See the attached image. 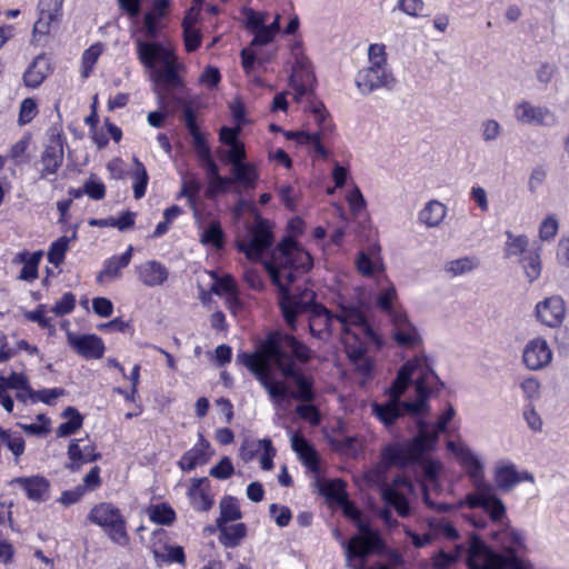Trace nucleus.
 I'll return each instance as SVG.
<instances>
[{"mask_svg": "<svg viewBox=\"0 0 569 569\" xmlns=\"http://www.w3.org/2000/svg\"><path fill=\"white\" fill-rule=\"evenodd\" d=\"M191 506L198 511H208L213 506V497L210 493V483L206 477L192 478L187 492Z\"/></svg>", "mask_w": 569, "mask_h": 569, "instance_id": "29", "label": "nucleus"}, {"mask_svg": "<svg viewBox=\"0 0 569 569\" xmlns=\"http://www.w3.org/2000/svg\"><path fill=\"white\" fill-rule=\"evenodd\" d=\"M356 84L361 93L368 94L378 88H389L393 84L391 71H380L365 67L356 76Z\"/></svg>", "mask_w": 569, "mask_h": 569, "instance_id": "21", "label": "nucleus"}, {"mask_svg": "<svg viewBox=\"0 0 569 569\" xmlns=\"http://www.w3.org/2000/svg\"><path fill=\"white\" fill-rule=\"evenodd\" d=\"M552 360V351L546 339L537 337L529 340L522 350V362L529 370L546 368Z\"/></svg>", "mask_w": 569, "mask_h": 569, "instance_id": "17", "label": "nucleus"}, {"mask_svg": "<svg viewBox=\"0 0 569 569\" xmlns=\"http://www.w3.org/2000/svg\"><path fill=\"white\" fill-rule=\"evenodd\" d=\"M1 440L6 442L9 450L14 456V461L18 462L19 458L24 452V440L19 435H13L11 432H1Z\"/></svg>", "mask_w": 569, "mask_h": 569, "instance_id": "57", "label": "nucleus"}, {"mask_svg": "<svg viewBox=\"0 0 569 569\" xmlns=\"http://www.w3.org/2000/svg\"><path fill=\"white\" fill-rule=\"evenodd\" d=\"M292 54L295 62L290 76V87L295 91V100L300 102L303 97L311 93L315 76L309 59L299 48H295Z\"/></svg>", "mask_w": 569, "mask_h": 569, "instance_id": "11", "label": "nucleus"}, {"mask_svg": "<svg viewBox=\"0 0 569 569\" xmlns=\"http://www.w3.org/2000/svg\"><path fill=\"white\" fill-rule=\"evenodd\" d=\"M50 72V62L44 54L37 56L23 73L24 84L29 88H38Z\"/></svg>", "mask_w": 569, "mask_h": 569, "instance_id": "31", "label": "nucleus"}, {"mask_svg": "<svg viewBox=\"0 0 569 569\" xmlns=\"http://www.w3.org/2000/svg\"><path fill=\"white\" fill-rule=\"evenodd\" d=\"M137 56L140 63L152 73L176 54L170 46L164 42L147 41L141 38L134 39Z\"/></svg>", "mask_w": 569, "mask_h": 569, "instance_id": "10", "label": "nucleus"}, {"mask_svg": "<svg viewBox=\"0 0 569 569\" xmlns=\"http://www.w3.org/2000/svg\"><path fill=\"white\" fill-rule=\"evenodd\" d=\"M308 110L313 114L315 122L318 124V131L316 133H320V139L331 131V122L328 121V112L325 109V106L321 102H310L308 106Z\"/></svg>", "mask_w": 569, "mask_h": 569, "instance_id": "48", "label": "nucleus"}, {"mask_svg": "<svg viewBox=\"0 0 569 569\" xmlns=\"http://www.w3.org/2000/svg\"><path fill=\"white\" fill-rule=\"evenodd\" d=\"M82 439H73L68 447L69 462L66 467L70 471H77L83 463L94 461L100 458V453L96 452V448L91 443H83Z\"/></svg>", "mask_w": 569, "mask_h": 569, "instance_id": "27", "label": "nucleus"}, {"mask_svg": "<svg viewBox=\"0 0 569 569\" xmlns=\"http://www.w3.org/2000/svg\"><path fill=\"white\" fill-rule=\"evenodd\" d=\"M421 463V467H422V470H423V475H425V485H423V488H425V496H423V500L425 502L430 506V507H433V505L429 501V497H428V488L429 486L433 485V482L436 481L437 477L439 476L441 469H442V466L439 461H435V460H426L423 457L422 459L419 461Z\"/></svg>", "mask_w": 569, "mask_h": 569, "instance_id": "43", "label": "nucleus"}, {"mask_svg": "<svg viewBox=\"0 0 569 569\" xmlns=\"http://www.w3.org/2000/svg\"><path fill=\"white\" fill-rule=\"evenodd\" d=\"M345 553L348 565H350L353 558H366L370 553L388 558L390 569H396L403 565L401 553L396 549H389L381 532L372 528L369 522L359 523V533L352 536L345 545Z\"/></svg>", "mask_w": 569, "mask_h": 569, "instance_id": "6", "label": "nucleus"}, {"mask_svg": "<svg viewBox=\"0 0 569 569\" xmlns=\"http://www.w3.org/2000/svg\"><path fill=\"white\" fill-rule=\"evenodd\" d=\"M447 216V207L438 200H429L419 212V221L428 228L439 227Z\"/></svg>", "mask_w": 569, "mask_h": 569, "instance_id": "32", "label": "nucleus"}, {"mask_svg": "<svg viewBox=\"0 0 569 569\" xmlns=\"http://www.w3.org/2000/svg\"><path fill=\"white\" fill-rule=\"evenodd\" d=\"M290 353L300 362H307L311 357L310 349L295 337L273 333L259 352L242 353L237 359L257 377L273 403L280 405L288 397L289 389L283 381H278L271 376L272 366H276L284 378L292 379L296 390L290 396L293 399L311 402L316 398L313 379L297 372Z\"/></svg>", "mask_w": 569, "mask_h": 569, "instance_id": "2", "label": "nucleus"}, {"mask_svg": "<svg viewBox=\"0 0 569 569\" xmlns=\"http://www.w3.org/2000/svg\"><path fill=\"white\" fill-rule=\"evenodd\" d=\"M264 267L274 284L278 286L281 297L280 307L283 318L291 330H296V317L311 308L309 329L312 336L325 339L331 331L336 316L318 305H313L315 292L305 289L299 295L293 293L291 284L309 271L312 258L308 251L292 240H284L273 252Z\"/></svg>", "mask_w": 569, "mask_h": 569, "instance_id": "1", "label": "nucleus"}, {"mask_svg": "<svg viewBox=\"0 0 569 569\" xmlns=\"http://www.w3.org/2000/svg\"><path fill=\"white\" fill-rule=\"evenodd\" d=\"M210 292L218 296H232L237 293V286L233 278L230 274H226L221 278H217V281L210 288Z\"/></svg>", "mask_w": 569, "mask_h": 569, "instance_id": "58", "label": "nucleus"}, {"mask_svg": "<svg viewBox=\"0 0 569 569\" xmlns=\"http://www.w3.org/2000/svg\"><path fill=\"white\" fill-rule=\"evenodd\" d=\"M217 527L220 532V542L228 548L238 546L246 536V526L243 523H217Z\"/></svg>", "mask_w": 569, "mask_h": 569, "instance_id": "36", "label": "nucleus"}, {"mask_svg": "<svg viewBox=\"0 0 569 569\" xmlns=\"http://www.w3.org/2000/svg\"><path fill=\"white\" fill-rule=\"evenodd\" d=\"M151 521L161 526H170L176 520L174 510L167 503L152 505L147 510Z\"/></svg>", "mask_w": 569, "mask_h": 569, "instance_id": "41", "label": "nucleus"}, {"mask_svg": "<svg viewBox=\"0 0 569 569\" xmlns=\"http://www.w3.org/2000/svg\"><path fill=\"white\" fill-rule=\"evenodd\" d=\"M88 518L94 525L102 527L114 543L121 547L129 545L130 538L126 530V520L113 505L108 502L96 505L91 508Z\"/></svg>", "mask_w": 569, "mask_h": 569, "instance_id": "8", "label": "nucleus"}, {"mask_svg": "<svg viewBox=\"0 0 569 569\" xmlns=\"http://www.w3.org/2000/svg\"><path fill=\"white\" fill-rule=\"evenodd\" d=\"M439 382L427 357L416 356L398 371L389 389V400L372 403L371 412L386 427L393 425L405 413L425 416L429 412V396Z\"/></svg>", "mask_w": 569, "mask_h": 569, "instance_id": "3", "label": "nucleus"}, {"mask_svg": "<svg viewBox=\"0 0 569 569\" xmlns=\"http://www.w3.org/2000/svg\"><path fill=\"white\" fill-rule=\"evenodd\" d=\"M478 266V261L472 257H462L446 263L445 270L451 276H461L472 271Z\"/></svg>", "mask_w": 569, "mask_h": 569, "instance_id": "49", "label": "nucleus"}, {"mask_svg": "<svg viewBox=\"0 0 569 569\" xmlns=\"http://www.w3.org/2000/svg\"><path fill=\"white\" fill-rule=\"evenodd\" d=\"M9 486L21 488L30 500L43 501L48 498L50 482L42 476H30L13 478Z\"/></svg>", "mask_w": 569, "mask_h": 569, "instance_id": "26", "label": "nucleus"}, {"mask_svg": "<svg viewBox=\"0 0 569 569\" xmlns=\"http://www.w3.org/2000/svg\"><path fill=\"white\" fill-rule=\"evenodd\" d=\"M493 538L503 552L491 550L478 537L472 536L469 542L468 565L470 569H535L532 563L518 556L525 549L523 535L512 528H506Z\"/></svg>", "mask_w": 569, "mask_h": 569, "instance_id": "4", "label": "nucleus"}, {"mask_svg": "<svg viewBox=\"0 0 569 569\" xmlns=\"http://www.w3.org/2000/svg\"><path fill=\"white\" fill-rule=\"evenodd\" d=\"M419 433L408 442H396L387 446L382 451L383 461L389 466L405 467L416 463L422 456L431 450L437 442V433L429 432L427 423L418 422Z\"/></svg>", "mask_w": 569, "mask_h": 569, "instance_id": "7", "label": "nucleus"}, {"mask_svg": "<svg viewBox=\"0 0 569 569\" xmlns=\"http://www.w3.org/2000/svg\"><path fill=\"white\" fill-rule=\"evenodd\" d=\"M132 251V246H129L124 253L109 259L103 270L99 273L98 281H102L104 277L108 279L119 278L121 276V269L126 268L130 263Z\"/></svg>", "mask_w": 569, "mask_h": 569, "instance_id": "34", "label": "nucleus"}, {"mask_svg": "<svg viewBox=\"0 0 569 569\" xmlns=\"http://www.w3.org/2000/svg\"><path fill=\"white\" fill-rule=\"evenodd\" d=\"M68 248L69 239L67 237L59 238L50 246L48 261L58 267L63 261Z\"/></svg>", "mask_w": 569, "mask_h": 569, "instance_id": "54", "label": "nucleus"}, {"mask_svg": "<svg viewBox=\"0 0 569 569\" xmlns=\"http://www.w3.org/2000/svg\"><path fill=\"white\" fill-rule=\"evenodd\" d=\"M202 244H211L217 249L222 248L224 234L218 221H211L209 227L204 229L199 238Z\"/></svg>", "mask_w": 569, "mask_h": 569, "instance_id": "47", "label": "nucleus"}, {"mask_svg": "<svg viewBox=\"0 0 569 569\" xmlns=\"http://www.w3.org/2000/svg\"><path fill=\"white\" fill-rule=\"evenodd\" d=\"M139 282L149 288L162 286L169 277L168 268L157 260H147L136 266Z\"/></svg>", "mask_w": 569, "mask_h": 569, "instance_id": "24", "label": "nucleus"}, {"mask_svg": "<svg viewBox=\"0 0 569 569\" xmlns=\"http://www.w3.org/2000/svg\"><path fill=\"white\" fill-rule=\"evenodd\" d=\"M284 137L288 140L297 141L299 144H308L312 147L313 150L322 158L328 157V152L320 142V133H309L306 131H286Z\"/></svg>", "mask_w": 569, "mask_h": 569, "instance_id": "38", "label": "nucleus"}, {"mask_svg": "<svg viewBox=\"0 0 569 569\" xmlns=\"http://www.w3.org/2000/svg\"><path fill=\"white\" fill-rule=\"evenodd\" d=\"M234 469L229 457H223L210 469L209 475L216 479L224 480L232 476Z\"/></svg>", "mask_w": 569, "mask_h": 569, "instance_id": "62", "label": "nucleus"}, {"mask_svg": "<svg viewBox=\"0 0 569 569\" xmlns=\"http://www.w3.org/2000/svg\"><path fill=\"white\" fill-rule=\"evenodd\" d=\"M179 64L174 56L169 60L168 64H163L151 73V79L156 83V92L161 108H167V92L171 89L179 88L181 79L178 76Z\"/></svg>", "mask_w": 569, "mask_h": 569, "instance_id": "16", "label": "nucleus"}, {"mask_svg": "<svg viewBox=\"0 0 569 569\" xmlns=\"http://www.w3.org/2000/svg\"><path fill=\"white\" fill-rule=\"evenodd\" d=\"M513 116L518 123L525 126L550 128L558 122V117L551 109L533 104L528 100H522L515 106Z\"/></svg>", "mask_w": 569, "mask_h": 569, "instance_id": "12", "label": "nucleus"}, {"mask_svg": "<svg viewBox=\"0 0 569 569\" xmlns=\"http://www.w3.org/2000/svg\"><path fill=\"white\" fill-rule=\"evenodd\" d=\"M104 46L101 42H97L90 46L82 54V76L88 77L99 57L102 54Z\"/></svg>", "mask_w": 569, "mask_h": 569, "instance_id": "52", "label": "nucleus"}, {"mask_svg": "<svg viewBox=\"0 0 569 569\" xmlns=\"http://www.w3.org/2000/svg\"><path fill=\"white\" fill-rule=\"evenodd\" d=\"M336 321L343 329L342 340L347 336H355L351 341L373 340L375 335L367 323L365 316L356 308H342L339 315H336Z\"/></svg>", "mask_w": 569, "mask_h": 569, "instance_id": "15", "label": "nucleus"}, {"mask_svg": "<svg viewBox=\"0 0 569 569\" xmlns=\"http://www.w3.org/2000/svg\"><path fill=\"white\" fill-rule=\"evenodd\" d=\"M63 161V144L62 140L59 136H52L49 139L48 144L46 146L42 154H41V170L40 178L41 179H50V177L54 176L59 168L61 167Z\"/></svg>", "mask_w": 569, "mask_h": 569, "instance_id": "20", "label": "nucleus"}, {"mask_svg": "<svg viewBox=\"0 0 569 569\" xmlns=\"http://www.w3.org/2000/svg\"><path fill=\"white\" fill-rule=\"evenodd\" d=\"M566 313V303L559 296L548 297L538 302L535 308L537 320L550 328L559 327L563 322Z\"/></svg>", "mask_w": 569, "mask_h": 569, "instance_id": "18", "label": "nucleus"}, {"mask_svg": "<svg viewBox=\"0 0 569 569\" xmlns=\"http://www.w3.org/2000/svg\"><path fill=\"white\" fill-rule=\"evenodd\" d=\"M322 492L338 503L347 498L346 483L340 479L327 481L321 487Z\"/></svg>", "mask_w": 569, "mask_h": 569, "instance_id": "53", "label": "nucleus"}, {"mask_svg": "<svg viewBox=\"0 0 569 569\" xmlns=\"http://www.w3.org/2000/svg\"><path fill=\"white\" fill-rule=\"evenodd\" d=\"M69 346L84 359H100L104 353V345L96 335H79L67 331Z\"/></svg>", "mask_w": 569, "mask_h": 569, "instance_id": "19", "label": "nucleus"}, {"mask_svg": "<svg viewBox=\"0 0 569 569\" xmlns=\"http://www.w3.org/2000/svg\"><path fill=\"white\" fill-rule=\"evenodd\" d=\"M521 251L515 258L521 264L528 281L532 282L541 273V246L538 242L530 243L527 238V246H522Z\"/></svg>", "mask_w": 569, "mask_h": 569, "instance_id": "22", "label": "nucleus"}, {"mask_svg": "<svg viewBox=\"0 0 569 569\" xmlns=\"http://www.w3.org/2000/svg\"><path fill=\"white\" fill-rule=\"evenodd\" d=\"M63 417L67 421L60 423L57 429L58 437H67L74 433L82 426L81 415L72 407H68L63 411Z\"/></svg>", "mask_w": 569, "mask_h": 569, "instance_id": "42", "label": "nucleus"}, {"mask_svg": "<svg viewBox=\"0 0 569 569\" xmlns=\"http://www.w3.org/2000/svg\"><path fill=\"white\" fill-rule=\"evenodd\" d=\"M246 28L250 30L254 37L251 46H266L270 43L280 30V16L277 14L270 24H266L268 20L267 12H256L251 9L246 11Z\"/></svg>", "mask_w": 569, "mask_h": 569, "instance_id": "13", "label": "nucleus"}, {"mask_svg": "<svg viewBox=\"0 0 569 569\" xmlns=\"http://www.w3.org/2000/svg\"><path fill=\"white\" fill-rule=\"evenodd\" d=\"M133 166L134 167L131 171V179L133 180V196L136 199H141L146 193L149 177L144 166L138 158H133Z\"/></svg>", "mask_w": 569, "mask_h": 569, "instance_id": "40", "label": "nucleus"}, {"mask_svg": "<svg viewBox=\"0 0 569 569\" xmlns=\"http://www.w3.org/2000/svg\"><path fill=\"white\" fill-rule=\"evenodd\" d=\"M42 258V252L33 253L21 252L16 257V261L22 262L23 267L20 271L19 279L23 281H32L38 278V267Z\"/></svg>", "mask_w": 569, "mask_h": 569, "instance_id": "35", "label": "nucleus"}, {"mask_svg": "<svg viewBox=\"0 0 569 569\" xmlns=\"http://www.w3.org/2000/svg\"><path fill=\"white\" fill-rule=\"evenodd\" d=\"M525 480L533 481V477L518 472L512 463L502 461L495 467L496 487L505 492L512 490L517 483Z\"/></svg>", "mask_w": 569, "mask_h": 569, "instance_id": "28", "label": "nucleus"}, {"mask_svg": "<svg viewBox=\"0 0 569 569\" xmlns=\"http://www.w3.org/2000/svg\"><path fill=\"white\" fill-rule=\"evenodd\" d=\"M368 60L369 68L380 70V71H390L388 68V59L386 52V46L382 43H372L368 48Z\"/></svg>", "mask_w": 569, "mask_h": 569, "instance_id": "45", "label": "nucleus"}, {"mask_svg": "<svg viewBox=\"0 0 569 569\" xmlns=\"http://www.w3.org/2000/svg\"><path fill=\"white\" fill-rule=\"evenodd\" d=\"M292 449L297 452L302 462L310 469H315L317 457L313 448L300 436L293 435L291 438Z\"/></svg>", "mask_w": 569, "mask_h": 569, "instance_id": "39", "label": "nucleus"}, {"mask_svg": "<svg viewBox=\"0 0 569 569\" xmlns=\"http://www.w3.org/2000/svg\"><path fill=\"white\" fill-rule=\"evenodd\" d=\"M233 182L240 183L243 188H253L258 179L254 167L248 162L236 163L231 167Z\"/></svg>", "mask_w": 569, "mask_h": 569, "instance_id": "37", "label": "nucleus"}, {"mask_svg": "<svg viewBox=\"0 0 569 569\" xmlns=\"http://www.w3.org/2000/svg\"><path fill=\"white\" fill-rule=\"evenodd\" d=\"M272 242L273 236L269 222L257 217L254 224L248 229L247 233L237 238L236 244L250 261H258Z\"/></svg>", "mask_w": 569, "mask_h": 569, "instance_id": "9", "label": "nucleus"}, {"mask_svg": "<svg viewBox=\"0 0 569 569\" xmlns=\"http://www.w3.org/2000/svg\"><path fill=\"white\" fill-rule=\"evenodd\" d=\"M379 251V247H372L367 252L362 251L359 253L356 264L362 276H372L383 270V262Z\"/></svg>", "mask_w": 569, "mask_h": 569, "instance_id": "33", "label": "nucleus"}, {"mask_svg": "<svg viewBox=\"0 0 569 569\" xmlns=\"http://www.w3.org/2000/svg\"><path fill=\"white\" fill-rule=\"evenodd\" d=\"M63 0H40L38 4L39 17L32 28V39L39 41L57 28L62 18Z\"/></svg>", "mask_w": 569, "mask_h": 569, "instance_id": "14", "label": "nucleus"}, {"mask_svg": "<svg viewBox=\"0 0 569 569\" xmlns=\"http://www.w3.org/2000/svg\"><path fill=\"white\" fill-rule=\"evenodd\" d=\"M448 448L467 470L473 486V490L466 496L462 505L469 508H481L493 521H500L506 513V508L498 498L496 488L485 480L481 461L465 443L449 441Z\"/></svg>", "mask_w": 569, "mask_h": 569, "instance_id": "5", "label": "nucleus"}, {"mask_svg": "<svg viewBox=\"0 0 569 569\" xmlns=\"http://www.w3.org/2000/svg\"><path fill=\"white\" fill-rule=\"evenodd\" d=\"M296 412L301 419L308 421L311 426L320 423V413L310 402L297 406Z\"/></svg>", "mask_w": 569, "mask_h": 569, "instance_id": "63", "label": "nucleus"}, {"mask_svg": "<svg viewBox=\"0 0 569 569\" xmlns=\"http://www.w3.org/2000/svg\"><path fill=\"white\" fill-rule=\"evenodd\" d=\"M37 420V422L19 423V426L28 435L47 436L50 432V421L42 415H39Z\"/></svg>", "mask_w": 569, "mask_h": 569, "instance_id": "60", "label": "nucleus"}, {"mask_svg": "<svg viewBox=\"0 0 569 569\" xmlns=\"http://www.w3.org/2000/svg\"><path fill=\"white\" fill-rule=\"evenodd\" d=\"M76 306V297L71 292H66L59 301L51 308L56 316H64L70 313Z\"/></svg>", "mask_w": 569, "mask_h": 569, "instance_id": "64", "label": "nucleus"}, {"mask_svg": "<svg viewBox=\"0 0 569 569\" xmlns=\"http://www.w3.org/2000/svg\"><path fill=\"white\" fill-rule=\"evenodd\" d=\"M355 336H347L343 339L347 356L355 369L363 377H369L372 371V360L367 355L366 343L369 340L351 341Z\"/></svg>", "mask_w": 569, "mask_h": 569, "instance_id": "23", "label": "nucleus"}, {"mask_svg": "<svg viewBox=\"0 0 569 569\" xmlns=\"http://www.w3.org/2000/svg\"><path fill=\"white\" fill-rule=\"evenodd\" d=\"M397 301V291L393 286H389L387 289L382 290L377 297V306L378 308L388 313L392 319L393 312H402L395 308V303Z\"/></svg>", "mask_w": 569, "mask_h": 569, "instance_id": "50", "label": "nucleus"}, {"mask_svg": "<svg viewBox=\"0 0 569 569\" xmlns=\"http://www.w3.org/2000/svg\"><path fill=\"white\" fill-rule=\"evenodd\" d=\"M383 498L387 503L392 506L401 517L409 515L408 502L401 493L395 491L393 489H387L383 492Z\"/></svg>", "mask_w": 569, "mask_h": 569, "instance_id": "56", "label": "nucleus"}, {"mask_svg": "<svg viewBox=\"0 0 569 569\" xmlns=\"http://www.w3.org/2000/svg\"><path fill=\"white\" fill-rule=\"evenodd\" d=\"M83 189L86 194L94 200H100L106 194V186L96 176H90V178L84 182Z\"/></svg>", "mask_w": 569, "mask_h": 569, "instance_id": "61", "label": "nucleus"}, {"mask_svg": "<svg viewBox=\"0 0 569 569\" xmlns=\"http://www.w3.org/2000/svg\"><path fill=\"white\" fill-rule=\"evenodd\" d=\"M505 244L503 254L508 259H513L520 252L522 246H527V236L523 233H515L511 230L503 232Z\"/></svg>", "mask_w": 569, "mask_h": 569, "instance_id": "44", "label": "nucleus"}, {"mask_svg": "<svg viewBox=\"0 0 569 569\" xmlns=\"http://www.w3.org/2000/svg\"><path fill=\"white\" fill-rule=\"evenodd\" d=\"M481 139L489 143L499 139L502 133L500 123L495 119H485L480 124Z\"/></svg>", "mask_w": 569, "mask_h": 569, "instance_id": "55", "label": "nucleus"}, {"mask_svg": "<svg viewBox=\"0 0 569 569\" xmlns=\"http://www.w3.org/2000/svg\"><path fill=\"white\" fill-rule=\"evenodd\" d=\"M212 456L210 443L199 435L198 442L187 452L183 453L178 466L183 471H191L198 466L206 465Z\"/></svg>", "mask_w": 569, "mask_h": 569, "instance_id": "30", "label": "nucleus"}, {"mask_svg": "<svg viewBox=\"0 0 569 569\" xmlns=\"http://www.w3.org/2000/svg\"><path fill=\"white\" fill-rule=\"evenodd\" d=\"M161 27V21L144 14L142 27L136 31L134 39L141 38L147 41H153L158 37Z\"/></svg>", "mask_w": 569, "mask_h": 569, "instance_id": "51", "label": "nucleus"}, {"mask_svg": "<svg viewBox=\"0 0 569 569\" xmlns=\"http://www.w3.org/2000/svg\"><path fill=\"white\" fill-rule=\"evenodd\" d=\"M559 229L558 220L555 216H547L539 224V239L540 241L552 240Z\"/></svg>", "mask_w": 569, "mask_h": 569, "instance_id": "59", "label": "nucleus"}, {"mask_svg": "<svg viewBox=\"0 0 569 569\" xmlns=\"http://www.w3.org/2000/svg\"><path fill=\"white\" fill-rule=\"evenodd\" d=\"M393 339L401 347H413L420 342L417 328L409 321L405 312H393L391 319Z\"/></svg>", "mask_w": 569, "mask_h": 569, "instance_id": "25", "label": "nucleus"}, {"mask_svg": "<svg viewBox=\"0 0 569 569\" xmlns=\"http://www.w3.org/2000/svg\"><path fill=\"white\" fill-rule=\"evenodd\" d=\"M220 516L217 519V523H227L241 518V511L233 497H224L219 503Z\"/></svg>", "mask_w": 569, "mask_h": 569, "instance_id": "46", "label": "nucleus"}]
</instances>
